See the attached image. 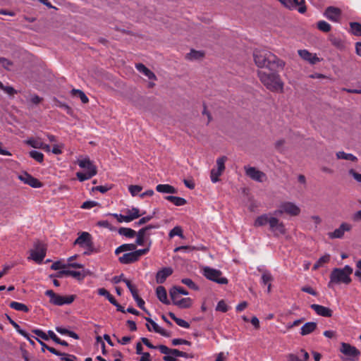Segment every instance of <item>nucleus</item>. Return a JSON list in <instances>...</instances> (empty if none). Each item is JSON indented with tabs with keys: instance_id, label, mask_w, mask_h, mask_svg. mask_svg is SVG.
<instances>
[{
	"instance_id": "nucleus-1",
	"label": "nucleus",
	"mask_w": 361,
	"mask_h": 361,
	"mask_svg": "<svg viewBox=\"0 0 361 361\" xmlns=\"http://www.w3.org/2000/svg\"><path fill=\"white\" fill-rule=\"evenodd\" d=\"M253 57L259 68H267L270 71L282 70L285 62L267 50H255Z\"/></svg>"
},
{
	"instance_id": "nucleus-2",
	"label": "nucleus",
	"mask_w": 361,
	"mask_h": 361,
	"mask_svg": "<svg viewBox=\"0 0 361 361\" xmlns=\"http://www.w3.org/2000/svg\"><path fill=\"white\" fill-rule=\"evenodd\" d=\"M271 214H264L259 216L254 222L255 227H259L269 224V229L275 236L284 235L286 232L284 224L276 216Z\"/></svg>"
},
{
	"instance_id": "nucleus-3",
	"label": "nucleus",
	"mask_w": 361,
	"mask_h": 361,
	"mask_svg": "<svg viewBox=\"0 0 361 361\" xmlns=\"http://www.w3.org/2000/svg\"><path fill=\"white\" fill-rule=\"evenodd\" d=\"M272 71L267 73L264 71H259L257 75L259 80L269 90L283 92L284 83L280 75L276 73L277 71Z\"/></svg>"
},
{
	"instance_id": "nucleus-4",
	"label": "nucleus",
	"mask_w": 361,
	"mask_h": 361,
	"mask_svg": "<svg viewBox=\"0 0 361 361\" xmlns=\"http://www.w3.org/2000/svg\"><path fill=\"white\" fill-rule=\"evenodd\" d=\"M352 273L353 268L349 265H345L343 268H334L331 272L328 287L333 288V284H349L351 282Z\"/></svg>"
},
{
	"instance_id": "nucleus-5",
	"label": "nucleus",
	"mask_w": 361,
	"mask_h": 361,
	"mask_svg": "<svg viewBox=\"0 0 361 361\" xmlns=\"http://www.w3.org/2000/svg\"><path fill=\"white\" fill-rule=\"evenodd\" d=\"M78 245L81 247H84L86 250L84 255H89L94 251V243L92 235L85 231L78 233V237L73 243V245Z\"/></svg>"
},
{
	"instance_id": "nucleus-6",
	"label": "nucleus",
	"mask_w": 361,
	"mask_h": 361,
	"mask_svg": "<svg viewBox=\"0 0 361 361\" xmlns=\"http://www.w3.org/2000/svg\"><path fill=\"white\" fill-rule=\"evenodd\" d=\"M150 243H149L147 247L144 249H140L135 250L134 252H130L128 253L123 254L122 256L118 257V262L123 264H129L132 263H135L140 259V257L146 254H147L149 251Z\"/></svg>"
},
{
	"instance_id": "nucleus-7",
	"label": "nucleus",
	"mask_w": 361,
	"mask_h": 361,
	"mask_svg": "<svg viewBox=\"0 0 361 361\" xmlns=\"http://www.w3.org/2000/svg\"><path fill=\"white\" fill-rule=\"evenodd\" d=\"M300 213V209L294 203L290 202H284L280 204L278 209L273 213L274 216H281L283 214H287L290 216H298Z\"/></svg>"
},
{
	"instance_id": "nucleus-8",
	"label": "nucleus",
	"mask_w": 361,
	"mask_h": 361,
	"mask_svg": "<svg viewBox=\"0 0 361 361\" xmlns=\"http://www.w3.org/2000/svg\"><path fill=\"white\" fill-rule=\"evenodd\" d=\"M45 295L50 298L49 302L51 304L58 306L69 305L72 303L75 299V296L73 295L68 296H63L56 294L52 290H46Z\"/></svg>"
},
{
	"instance_id": "nucleus-9",
	"label": "nucleus",
	"mask_w": 361,
	"mask_h": 361,
	"mask_svg": "<svg viewBox=\"0 0 361 361\" xmlns=\"http://www.w3.org/2000/svg\"><path fill=\"white\" fill-rule=\"evenodd\" d=\"M203 275L209 280L219 284H227L228 279L222 276V272L218 269L206 267L203 269Z\"/></svg>"
},
{
	"instance_id": "nucleus-10",
	"label": "nucleus",
	"mask_w": 361,
	"mask_h": 361,
	"mask_svg": "<svg viewBox=\"0 0 361 361\" xmlns=\"http://www.w3.org/2000/svg\"><path fill=\"white\" fill-rule=\"evenodd\" d=\"M46 250L45 245L40 242H37L35 244L34 249L30 250V256L28 259L40 264L46 256Z\"/></svg>"
},
{
	"instance_id": "nucleus-11",
	"label": "nucleus",
	"mask_w": 361,
	"mask_h": 361,
	"mask_svg": "<svg viewBox=\"0 0 361 361\" xmlns=\"http://www.w3.org/2000/svg\"><path fill=\"white\" fill-rule=\"evenodd\" d=\"M244 170L245 175L255 181L262 183L267 179L265 173L258 170L254 166H245Z\"/></svg>"
},
{
	"instance_id": "nucleus-12",
	"label": "nucleus",
	"mask_w": 361,
	"mask_h": 361,
	"mask_svg": "<svg viewBox=\"0 0 361 361\" xmlns=\"http://www.w3.org/2000/svg\"><path fill=\"white\" fill-rule=\"evenodd\" d=\"M126 213V215L114 214V216L117 219L118 222H130L143 215L145 212L140 213L139 209L133 207L131 209H128Z\"/></svg>"
},
{
	"instance_id": "nucleus-13",
	"label": "nucleus",
	"mask_w": 361,
	"mask_h": 361,
	"mask_svg": "<svg viewBox=\"0 0 361 361\" xmlns=\"http://www.w3.org/2000/svg\"><path fill=\"white\" fill-rule=\"evenodd\" d=\"M159 350L164 355L171 354L175 356L183 357L185 358H192L193 355L180 351L175 348H169L164 345H159Z\"/></svg>"
},
{
	"instance_id": "nucleus-14",
	"label": "nucleus",
	"mask_w": 361,
	"mask_h": 361,
	"mask_svg": "<svg viewBox=\"0 0 361 361\" xmlns=\"http://www.w3.org/2000/svg\"><path fill=\"white\" fill-rule=\"evenodd\" d=\"M18 178L25 184H27L34 188H39L42 186V183L37 178L33 177L27 172H24L19 175Z\"/></svg>"
},
{
	"instance_id": "nucleus-15",
	"label": "nucleus",
	"mask_w": 361,
	"mask_h": 361,
	"mask_svg": "<svg viewBox=\"0 0 361 361\" xmlns=\"http://www.w3.org/2000/svg\"><path fill=\"white\" fill-rule=\"evenodd\" d=\"M324 16L329 20L338 23L341 18V10L334 6H329L326 8Z\"/></svg>"
},
{
	"instance_id": "nucleus-16",
	"label": "nucleus",
	"mask_w": 361,
	"mask_h": 361,
	"mask_svg": "<svg viewBox=\"0 0 361 361\" xmlns=\"http://www.w3.org/2000/svg\"><path fill=\"white\" fill-rule=\"evenodd\" d=\"M158 227H159L158 225H156V226L148 225V226L141 228L140 230H139V231L137 233H136V235H135L137 237L136 240H135V243L137 244V245H143L145 243L147 236L149 235V234L147 233L148 231H149L152 228H157Z\"/></svg>"
},
{
	"instance_id": "nucleus-17",
	"label": "nucleus",
	"mask_w": 361,
	"mask_h": 361,
	"mask_svg": "<svg viewBox=\"0 0 361 361\" xmlns=\"http://www.w3.org/2000/svg\"><path fill=\"white\" fill-rule=\"evenodd\" d=\"M282 4H283L286 7L289 8H295L298 5L299 7L298 8V11L300 13H305L307 8L305 5V0H279Z\"/></svg>"
},
{
	"instance_id": "nucleus-18",
	"label": "nucleus",
	"mask_w": 361,
	"mask_h": 361,
	"mask_svg": "<svg viewBox=\"0 0 361 361\" xmlns=\"http://www.w3.org/2000/svg\"><path fill=\"white\" fill-rule=\"evenodd\" d=\"M298 53L301 59L312 65H314L321 61V59L317 57L316 54H312L307 49H300L298 51Z\"/></svg>"
},
{
	"instance_id": "nucleus-19",
	"label": "nucleus",
	"mask_w": 361,
	"mask_h": 361,
	"mask_svg": "<svg viewBox=\"0 0 361 361\" xmlns=\"http://www.w3.org/2000/svg\"><path fill=\"white\" fill-rule=\"evenodd\" d=\"M145 320L149 323L146 324L147 329L148 331H152V330L161 334L163 336L165 337H169L170 334L167 332L164 329L161 328L155 322H154L151 318L149 317H145Z\"/></svg>"
},
{
	"instance_id": "nucleus-20",
	"label": "nucleus",
	"mask_w": 361,
	"mask_h": 361,
	"mask_svg": "<svg viewBox=\"0 0 361 361\" xmlns=\"http://www.w3.org/2000/svg\"><path fill=\"white\" fill-rule=\"evenodd\" d=\"M352 228V226L348 223H342L339 228H336L334 231L329 233L330 238H341L343 237L345 231H349Z\"/></svg>"
},
{
	"instance_id": "nucleus-21",
	"label": "nucleus",
	"mask_w": 361,
	"mask_h": 361,
	"mask_svg": "<svg viewBox=\"0 0 361 361\" xmlns=\"http://www.w3.org/2000/svg\"><path fill=\"white\" fill-rule=\"evenodd\" d=\"M287 361H308L309 353L304 349H300L297 353H289L286 355Z\"/></svg>"
},
{
	"instance_id": "nucleus-22",
	"label": "nucleus",
	"mask_w": 361,
	"mask_h": 361,
	"mask_svg": "<svg viewBox=\"0 0 361 361\" xmlns=\"http://www.w3.org/2000/svg\"><path fill=\"white\" fill-rule=\"evenodd\" d=\"M173 272L171 267H164L157 271L156 274V282L159 284H162L165 282L166 279L170 276Z\"/></svg>"
},
{
	"instance_id": "nucleus-23",
	"label": "nucleus",
	"mask_w": 361,
	"mask_h": 361,
	"mask_svg": "<svg viewBox=\"0 0 361 361\" xmlns=\"http://www.w3.org/2000/svg\"><path fill=\"white\" fill-rule=\"evenodd\" d=\"M341 352L346 355L356 357L360 355V352L355 347L345 343H341Z\"/></svg>"
},
{
	"instance_id": "nucleus-24",
	"label": "nucleus",
	"mask_w": 361,
	"mask_h": 361,
	"mask_svg": "<svg viewBox=\"0 0 361 361\" xmlns=\"http://www.w3.org/2000/svg\"><path fill=\"white\" fill-rule=\"evenodd\" d=\"M311 309H312L318 315L326 317H331L333 314V311L326 307L317 305V304H312L310 305Z\"/></svg>"
},
{
	"instance_id": "nucleus-25",
	"label": "nucleus",
	"mask_w": 361,
	"mask_h": 361,
	"mask_svg": "<svg viewBox=\"0 0 361 361\" xmlns=\"http://www.w3.org/2000/svg\"><path fill=\"white\" fill-rule=\"evenodd\" d=\"M78 166L86 170L87 173H92V171H96L97 173L96 166L90 160V159H83L78 161Z\"/></svg>"
},
{
	"instance_id": "nucleus-26",
	"label": "nucleus",
	"mask_w": 361,
	"mask_h": 361,
	"mask_svg": "<svg viewBox=\"0 0 361 361\" xmlns=\"http://www.w3.org/2000/svg\"><path fill=\"white\" fill-rule=\"evenodd\" d=\"M135 67L137 70L145 75L146 77H147L150 80H157V76L155 74L151 71L148 68H147L144 64L142 63H136Z\"/></svg>"
},
{
	"instance_id": "nucleus-27",
	"label": "nucleus",
	"mask_w": 361,
	"mask_h": 361,
	"mask_svg": "<svg viewBox=\"0 0 361 361\" xmlns=\"http://www.w3.org/2000/svg\"><path fill=\"white\" fill-rule=\"evenodd\" d=\"M156 295L158 299L164 304H170L169 300L167 298L166 290L164 286H159L156 289Z\"/></svg>"
},
{
	"instance_id": "nucleus-28",
	"label": "nucleus",
	"mask_w": 361,
	"mask_h": 361,
	"mask_svg": "<svg viewBox=\"0 0 361 361\" xmlns=\"http://www.w3.org/2000/svg\"><path fill=\"white\" fill-rule=\"evenodd\" d=\"M137 248L136 243H126L118 247L115 250V255H118L123 252L130 251L134 252Z\"/></svg>"
},
{
	"instance_id": "nucleus-29",
	"label": "nucleus",
	"mask_w": 361,
	"mask_h": 361,
	"mask_svg": "<svg viewBox=\"0 0 361 361\" xmlns=\"http://www.w3.org/2000/svg\"><path fill=\"white\" fill-rule=\"evenodd\" d=\"M156 190L159 192L161 193H170V194H176L177 193V190L172 185L169 184H159L156 187Z\"/></svg>"
},
{
	"instance_id": "nucleus-30",
	"label": "nucleus",
	"mask_w": 361,
	"mask_h": 361,
	"mask_svg": "<svg viewBox=\"0 0 361 361\" xmlns=\"http://www.w3.org/2000/svg\"><path fill=\"white\" fill-rule=\"evenodd\" d=\"M316 328H317L316 322H307L301 327L300 334L302 336L310 334V333L313 332L316 329Z\"/></svg>"
},
{
	"instance_id": "nucleus-31",
	"label": "nucleus",
	"mask_w": 361,
	"mask_h": 361,
	"mask_svg": "<svg viewBox=\"0 0 361 361\" xmlns=\"http://www.w3.org/2000/svg\"><path fill=\"white\" fill-rule=\"evenodd\" d=\"M63 276H71L78 279L84 277V275H82L80 271L73 270H62L60 271L56 275L57 277H62Z\"/></svg>"
},
{
	"instance_id": "nucleus-32",
	"label": "nucleus",
	"mask_w": 361,
	"mask_h": 361,
	"mask_svg": "<svg viewBox=\"0 0 361 361\" xmlns=\"http://www.w3.org/2000/svg\"><path fill=\"white\" fill-rule=\"evenodd\" d=\"M173 304L180 308H188L191 306V299L190 298H181L180 300L171 299Z\"/></svg>"
},
{
	"instance_id": "nucleus-33",
	"label": "nucleus",
	"mask_w": 361,
	"mask_h": 361,
	"mask_svg": "<svg viewBox=\"0 0 361 361\" xmlns=\"http://www.w3.org/2000/svg\"><path fill=\"white\" fill-rule=\"evenodd\" d=\"M170 297L171 299H176L177 294L179 295H188V292L180 286H173L169 290Z\"/></svg>"
},
{
	"instance_id": "nucleus-34",
	"label": "nucleus",
	"mask_w": 361,
	"mask_h": 361,
	"mask_svg": "<svg viewBox=\"0 0 361 361\" xmlns=\"http://www.w3.org/2000/svg\"><path fill=\"white\" fill-rule=\"evenodd\" d=\"M261 280H262V283L264 285L268 286L267 291L270 292V290H271V283L270 282L273 280V277H272L271 273L267 270L264 271L262 278H261Z\"/></svg>"
},
{
	"instance_id": "nucleus-35",
	"label": "nucleus",
	"mask_w": 361,
	"mask_h": 361,
	"mask_svg": "<svg viewBox=\"0 0 361 361\" xmlns=\"http://www.w3.org/2000/svg\"><path fill=\"white\" fill-rule=\"evenodd\" d=\"M25 143L35 149H40L43 142L39 137H30L25 141Z\"/></svg>"
},
{
	"instance_id": "nucleus-36",
	"label": "nucleus",
	"mask_w": 361,
	"mask_h": 361,
	"mask_svg": "<svg viewBox=\"0 0 361 361\" xmlns=\"http://www.w3.org/2000/svg\"><path fill=\"white\" fill-rule=\"evenodd\" d=\"M165 199L172 202L176 206H183L187 203V201L184 198L176 196H166Z\"/></svg>"
},
{
	"instance_id": "nucleus-37",
	"label": "nucleus",
	"mask_w": 361,
	"mask_h": 361,
	"mask_svg": "<svg viewBox=\"0 0 361 361\" xmlns=\"http://www.w3.org/2000/svg\"><path fill=\"white\" fill-rule=\"evenodd\" d=\"M203 56H204V53L202 51L192 49L190 53L186 54L185 59L188 60L192 61V60L200 59Z\"/></svg>"
},
{
	"instance_id": "nucleus-38",
	"label": "nucleus",
	"mask_w": 361,
	"mask_h": 361,
	"mask_svg": "<svg viewBox=\"0 0 361 361\" xmlns=\"http://www.w3.org/2000/svg\"><path fill=\"white\" fill-rule=\"evenodd\" d=\"M6 317L7 319L8 320L9 323L16 329V330L23 337L26 338H29V334L25 332L24 330L21 329L20 326L13 321L8 315L6 314Z\"/></svg>"
},
{
	"instance_id": "nucleus-39",
	"label": "nucleus",
	"mask_w": 361,
	"mask_h": 361,
	"mask_svg": "<svg viewBox=\"0 0 361 361\" xmlns=\"http://www.w3.org/2000/svg\"><path fill=\"white\" fill-rule=\"evenodd\" d=\"M118 232L120 235L126 236L129 238H133L136 235V232L130 228H120Z\"/></svg>"
},
{
	"instance_id": "nucleus-40",
	"label": "nucleus",
	"mask_w": 361,
	"mask_h": 361,
	"mask_svg": "<svg viewBox=\"0 0 361 361\" xmlns=\"http://www.w3.org/2000/svg\"><path fill=\"white\" fill-rule=\"evenodd\" d=\"M336 155L337 159H345V160H350L352 161H357V158L355 156H354L353 154H348L343 151L338 152Z\"/></svg>"
},
{
	"instance_id": "nucleus-41",
	"label": "nucleus",
	"mask_w": 361,
	"mask_h": 361,
	"mask_svg": "<svg viewBox=\"0 0 361 361\" xmlns=\"http://www.w3.org/2000/svg\"><path fill=\"white\" fill-rule=\"evenodd\" d=\"M10 307L17 310V311H21L24 312H27L29 311V308L24 304L13 301L9 305Z\"/></svg>"
},
{
	"instance_id": "nucleus-42",
	"label": "nucleus",
	"mask_w": 361,
	"mask_h": 361,
	"mask_svg": "<svg viewBox=\"0 0 361 361\" xmlns=\"http://www.w3.org/2000/svg\"><path fill=\"white\" fill-rule=\"evenodd\" d=\"M350 32L355 36H361V24L357 22L350 23Z\"/></svg>"
},
{
	"instance_id": "nucleus-43",
	"label": "nucleus",
	"mask_w": 361,
	"mask_h": 361,
	"mask_svg": "<svg viewBox=\"0 0 361 361\" xmlns=\"http://www.w3.org/2000/svg\"><path fill=\"white\" fill-rule=\"evenodd\" d=\"M71 94L74 97H80V99H81V102L83 104H86L89 102V99H88L87 97L85 95V94L80 90L73 89L71 90Z\"/></svg>"
},
{
	"instance_id": "nucleus-44",
	"label": "nucleus",
	"mask_w": 361,
	"mask_h": 361,
	"mask_svg": "<svg viewBox=\"0 0 361 361\" xmlns=\"http://www.w3.org/2000/svg\"><path fill=\"white\" fill-rule=\"evenodd\" d=\"M98 294L102 296H104L106 299L111 303L114 304L116 302V299L114 297L109 293L108 290H106L104 288H99L97 290Z\"/></svg>"
},
{
	"instance_id": "nucleus-45",
	"label": "nucleus",
	"mask_w": 361,
	"mask_h": 361,
	"mask_svg": "<svg viewBox=\"0 0 361 361\" xmlns=\"http://www.w3.org/2000/svg\"><path fill=\"white\" fill-rule=\"evenodd\" d=\"M96 175V171H92V173H87V172H77L76 176L78 179L80 181H85L86 180L90 179L92 176Z\"/></svg>"
},
{
	"instance_id": "nucleus-46",
	"label": "nucleus",
	"mask_w": 361,
	"mask_h": 361,
	"mask_svg": "<svg viewBox=\"0 0 361 361\" xmlns=\"http://www.w3.org/2000/svg\"><path fill=\"white\" fill-rule=\"evenodd\" d=\"M29 155L39 163H42L44 161V154L38 151H30Z\"/></svg>"
},
{
	"instance_id": "nucleus-47",
	"label": "nucleus",
	"mask_w": 361,
	"mask_h": 361,
	"mask_svg": "<svg viewBox=\"0 0 361 361\" xmlns=\"http://www.w3.org/2000/svg\"><path fill=\"white\" fill-rule=\"evenodd\" d=\"M317 28L322 32H328L331 30V26L324 20H319L317 23Z\"/></svg>"
},
{
	"instance_id": "nucleus-48",
	"label": "nucleus",
	"mask_w": 361,
	"mask_h": 361,
	"mask_svg": "<svg viewBox=\"0 0 361 361\" xmlns=\"http://www.w3.org/2000/svg\"><path fill=\"white\" fill-rule=\"evenodd\" d=\"M169 235L170 238H173L175 235H178L180 236L181 238H184L183 230L180 226H175L172 230L170 231Z\"/></svg>"
},
{
	"instance_id": "nucleus-49",
	"label": "nucleus",
	"mask_w": 361,
	"mask_h": 361,
	"mask_svg": "<svg viewBox=\"0 0 361 361\" xmlns=\"http://www.w3.org/2000/svg\"><path fill=\"white\" fill-rule=\"evenodd\" d=\"M227 158L226 157H221L217 159L216 160V165H217V170L223 172L225 169V162L226 161Z\"/></svg>"
},
{
	"instance_id": "nucleus-50",
	"label": "nucleus",
	"mask_w": 361,
	"mask_h": 361,
	"mask_svg": "<svg viewBox=\"0 0 361 361\" xmlns=\"http://www.w3.org/2000/svg\"><path fill=\"white\" fill-rule=\"evenodd\" d=\"M223 172L220 171H218L217 169H212V171H211V174H210V177H211V180L213 182V183H216L219 181V177L222 174Z\"/></svg>"
},
{
	"instance_id": "nucleus-51",
	"label": "nucleus",
	"mask_w": 361,
	"mask_h": 361,
	"mask_svg": "<svg viewBox=\"0 0 361 361\" xmlns=\"http://www.w3.org/2000/svg\"><path fill=\"white\" fill-rule=\"evenodd\" d=\"M181 282L192 290H197L199 289L198 286L190 279H183Z\"/></svg>"
},
{
	"instance_id": "nucleus-52",
	"label": "nucleus",
	"mask_w": 361,
	"mask_h": 361,
	"mask_svg": "<svg viewBox=\"0 0 361 361\" xmlns=\"http://www.w3.org/2000/svg\"><path fill=\"white\" fill-rule=\"evenodd\" d=\"M171 343L173 345H191V342H190L187 340L183 339V338H173L171 341Z\"/></svg>"
},
{
	"instance_id": "nucleus-53",
	"label": "nucleus",
	"mask_w": 361,
	"mask_h": 361,
	"mask_svg": "<svg viewBox=\"0 0 361 361\" xmlns=\"http://www.w3.org/2000/svg\"><path fill=\"white\" fill-rule=\"evenodd\" d=\"M128 190L132 196H136L142 190V188L140 185H131L129 186Z\"/></svg>"
},
{
	"instance_id": "nucleus-54",
	"label": "nucleus",
	"mask_w": 361,
	"mask_h": 361,
	"mask_svg": "<svg viewBox=\"0 0 361 361\" xmlns=\"http://www.w3.org/2000/svg\"><path fill=\"white\" fill-rule=\"evenodd\" d=\"M331 42L333 45L336 47L337 48L342 49L344 47L343 41L337 37L331 38Z\"/></svg>"
},
{
	"instance_id": "nucleus-55",
	"label": "nucleus",
	"mask_w": 361,
	"mask_h": 361,
	"mask_svg": "<svg viewBox=\"0 0 361 361\" xmlns=\"http://www.w3.org/2000/svg\"><path fill=\"white\" fill-rule=\"evenodd\" d=\"M66 267L67 264H66L65 263H63L61 261H57L51 264V269L52 270H59L61 269H65Z\"/></svg>"
},
{
	"instance_id": "nucleus-56",
	"label": "nucleus",
	"mask_w": 361,
	"mask_h": 361,
	"mask_svg": "<svg viewBox=\"0 0 361 361\" xmlns=\"http://www.w3.org/2000/svg\"><path fill=\"white\" fill-rule=\"evenodd\" d=\"M216 310L226 312L228 311V306L224 300H220L216 305Z\"/></svg>"
},
{
	"instance_id": "nucleus-57",
	"label": "nucleus",
	"mask_w": 361,
	"mask_h": 361,
	"mask_svg": "<svg viewBox=\"0 0 361 361\" xmlns=\"http://www.w3.org/2000/svg\"><path fill=\"white\" fill-rule=\"evenodd\" d=\"M111 188L110 185H99L92 188L93 191H99L102 193H105L109 191Z\"/></svg>"
},
{
	"instance_id": "nucleus-58",
	"label": "nucleus",
	"mask_w": 361,
	"mask_h": 361,
	"mask_svg": "<svg viewBox=\"0 0 361 361\" xmlns=\"http://www.w3.org/2000/svg\"><path fill=\"white\" fill-rule=\"evenodd\" d=\"M153 218V215H149L145 217L141 218L137 222L135 223V226H141L143 225L148 221H149Z\"/></svg>"
},
{
	"instance_id": "nucleus-59",
	"label": "nucleus",
	"mask_w": 361,
	"mask_h": 361,
	"mask_svg": "<svg viewBox=\"0 0 361 361\" xmlns=\"http://www.w3.org/2000/svg\"><path fill=\"white\" fill-rule=\"evenodd\" d=\"M195 250L194 247H191L189 245H184V246H179L174 249V252H177L179 251H184V252H190Z\"/></svg>"
},
{
	"instance_id": "nucleus-60",
	"label": "nucleus",
	"mask_w": 361,
	"mask_h": 361,
	"mask_svg": "<svg viewBox=\"0 0 361 361\" xmlns=\"http://www.w3.org/2000/svg\"><path fill=\"white\" fill-rule=\"evenodd\" d=\"M32 332L36 334L37 336L40 337L41 338L44 340H48L49 337L41 329H34L32 330Z\"/></svg>"
},
{
	"instance_id": "nucleus-61",
	"label": "nucleus",
	"mask_w": 361,
	"mask_h": 361,
	"mask_svg": "<svg viewBox=\"0 0 361 361\" xmlns=\"http://www.w3.org/2000/svg\"><path fill=\"white\" fill-rule=\"evenodd\" d=\"M97 202L94 201H86L82 203L81 208L85 209H89L97 205Z\"/></svg>"
},
{
	"instance_id": "nucleus-62",
	"label": "nucleus",
	"mask_w": 361,
	"mask_h": 361,
	"mask_svg": "<svg viewBox=\"0 0 361 361\" xmlns=\"http://www.w3.org/2000/svg\"><path fill=\"white\" fill-rule=\"evenodd\" d=\"M123 281L126 284L131 294L135 293L137 290L135 286H133L131 282L128 279H123Z\"/></svg>"
},
{
	"instance_id": "nucleus-63",
	"label": "nucleus",
	"mask_w": 361,
	"mask_h": 361,
	"mask_svg": "<svg viewBox=\"0 0 361 361\" xmlns=\"http://www.w3.org/2000/svg\"><path fill=\"white\" fill-rule=\"evenodd\" d=\"M349 174L351 175L357 182L361 183V173L356 172L354 169H350L348 171Z\"/></svg>"
},
{
	"instance_id": "nucleus-64",
	"label": "nucleus",
	"mask_w": 361,
	"mask_h": 361,
	"mask_svg": "<svg viewBox=\"0 0 361 361\" xmlns=\"http://www.w3.org/2000/svg\"><path fill=\"white\" fill-rule=\"evenodd\" d=\"M178 326H181V327H183V328H189L190 327V324L188 322H187L186 321L182 319H180V318H178L176 319V322H175Z\"/></svg>"
}]
</instances>
